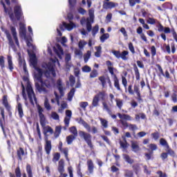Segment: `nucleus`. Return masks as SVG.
Here are the masks:
<instances>
[{"label":"nucleus","mask_w":177,"mask_h":177,"mask_svg":"<svg viewBox=\"0 0 177 177\" xmlns=\"http://www.w3.org/2000/svg\"><path fill=\"white\" fill-rule=\"evenodd\" d=\"M6 3L8 6H10V0H5ZM1 5H2L5 13H8L9 17L12 21L16 19L17 21H20V20H24V14L23 13V9L21 8V6L17 5L14 6L13 11H12V8H6V5L5 3L1 0L0 2Z\"/></svg>","instance_id":"1"},{"label":"nucleus","mask_w":177,"mask_h":177,"mask_svg":"<svg viewBox=\"0 0 177 177\" xmlns=\"http://www.w3.org/2000/svg\"><path fill=\"white\" fill-rule=\"evenodd\" d=\"M42 75L39 73H36L35 75V78H36L38 82H36L35 86L38 91L39 93H48L49 92V89H52L53 86L55 85V80L53 78H47L44 80L42 79Z\"/></svg>","instance_id":"2"},{"label":"nucleus","mask_w":177,"mask_h":177,"mask_svg":"<svg viewBox=\"0 0 177 177\" xmlns=\"http://www.w3.org/2000/svg\"><path fill=\"white\" fill-rule=\"evenodd\" d=\"M117 115L119 117L120 119L119 120V122L120 124V128L122 129H128L129 131H131L132 132H135V131H137L138 129V126L136 124L128 123L127 121H132V117L128 114H121L118 113Z\"/></svg>","instance_id":"3"},{"label":"nucleus","mask_w":177,"mask_h":177,"mask_svg":"<svg viewBox=\"0 0 177 177\" xmlns=\"http://www.w3.org/2000/svg\"><path fill=\"white\" fill-rule=\"evenodd\" d=\"M43 133L44 135L46 142V144L44 145V150L47 156H49L50 154V151H52V141L48 140V133L53 135V129L50 126L45 127L44 128Z\"/></svg>","instance_id":"4"},{"label":"nucleus","mask_w":177,"mask_h":177,"mask_svg":"<svg viewBox=\"0 0 177 177\" xmlns=\"http://www.w3.org/2000/svg\"><path fill=\"white\" fill-rule=\"evenodd\" d=\"M19 35L21 38H24L26 42L27 46L28 48H30V46H32V43L30 41H32V39L31 37H28L27 35V29L26 28V24H24L23 22L19 23Z\"/></svg>","instance_id":"5"},{"label":"nucleus","mask_w":177,"mask_h":177,"mask_svg":"<svg viewBox=\"0 0 177 177\" xmlns=\"http://www.w3.org/2000/svg\"><path fill=\"white\" fill-rule=\"evenodd\" d=\"M79 136L82 139H84L90 149H93V144L92 143V135H91V133L80 131Z\"/></svg>","instance_id":"6"},{"label":"nucleus","mask_w":177,"mask_h":177,"mask_svg":"<svg viewBox=\"0 0 177 177\" xmlns=\"http://www.w3.org/2000/svg\"><path fill=\"white\" fill-rule=\"evenodd\" d=\"M88 16L89 17H87V31L91 32L92 31V23L95 20V10L93 8L88 10Z\"/></svg>","instance_id":"7"},{"label":"nucleus","mask_w":177,"mask_h":177,"mask_svg":"<svg viewBox=\"0 0 177 177\" xmlns=\"http://www.w3.org/2000/svg\"><path fill=\"white\" fill-rule=\"evenodd\" d=\"M26 92L28 93V97L31 104H34V100L37 102V97H35V93H34V90L32 89V86L28 84L26 86Z\"/></svg>","instance_id":"8"},{"label":"nucleus","mask_w":177,"mask_h":177,"mask_svg":"<svg viewBox=\"0 0 177 177\" xmlns=\"http://www.w3.org/2000/svg\"><path fill=\"white\" fill-rule=\"evenodd\" d=\"M37 110L40 124L44 128L45 127V125H46V118H45V115L44 114V109L41 108V106L38 105Z\"/></svg>","instance_id":"9"},{"label":"nucleus","mask_w":177,"mask_h":177,"mask_svg":"<svg viewBox=\"0 0 177 177\" xmlns=\"http://www.w3.org/2000/svg\"><path fill=\"white\" fill-rule=\"evenodd\" d=\"M2 104L4 106L6 110H7L9 115H12V105H10L9 101H8V95H5L3 96Z\"/></svg>","instance_id":"10"},{"label":"nucleus","mask_w":177,"mask_h":177,"mask_svg":"<svg viewBox=\"0 0 177 177\" xmlns=\"http://www.w3.org/2000/svg\"><path fill=\"white\" fill-rule=\"evenodd\" d=\"M0 111L1 115V118H0V127L3 131V135L6 136V131L5 130V127L3 126V123L5 124V109L0 107Z\"/></svg>","instance_id":"11"},{"label":"nucleus","mask_w":177,"mask_h":177,"mask_svg":"<svg viewBox=\"0 0 177 177\" xmlns=\"http://www.w3.org/2000/svg\"><path fill=\"white\" fill-rule=\"evenodd\" d=\"M58 150L64 154L66 161H70V159L68 158V148H63V142L62 141H59V142Z\"/></svg>","instance_id":"12"},{"label":"nucleus","mask_w":177,"mask_h":177,"mask_svg":"<svg viewBox=\"0 0 177 177\" xmlns=\"http://www.w3.org/2000/svg\"><path fill=\"white\" fill-rule=\"evenodd\" d=\"M19 100H20V95H17V110H18V114L19 118H23L24 117V112L23 111V105H21V103L19 102Z\"/></svg>","instance_id":"13"},{"label":"nucleus","mask_w":177,"mask_h":177,"mask_svg":"<svg viewBox=\"0 0 177 177\" xmlns=\"http://www.w3.org/2000/svg\"><path fill=\"white\" fill-rule=\"evenodd\" d=\"M3 31L8 41V45H10L11 48H13V46H15V42L13 41V39H12V35L10 34V31H9V30L8 29H4L3 30Z\"/></svg>","instance_id":"14"},{"label":"nucleus","mask_w":177,"mask_h":177,"mask_svg":"<svg viewBox=\"0 0 177 177\" xmlns=\"http://www.w3.org/2000/svg\"><path fill=\"white\" fill-rule=\"evenodd\" d=\"M115 6H118V3H114L113 1L106 2L104 1L102 8L103 9H113V8H115Z\"/></svg>","instance_id":"15"},{"label":"nucleus","mask_w":177,"mask_h":177,"mask_svg":"<svg viewBox=\"0 0 177 177\" xmlns=\"http://www.w3.org/2000/svg\"><path fill=\"white\" fill-rule=\"evenodd\" d=\"M10 31L17 46H20V43H19V38L17 37V31H16V28L15 26H10Z\"/></svg>","instance_id":"16"},{"label":"nucleus","mask_w":177,"mask_h":177,"mask_svg":"<svg viewBox=\"0 0 177 177\" xmlns=\"http://www.w3.org/2000/svg\"><path fill=\"white\" fill-rule=\"evenodd\" d=\"M131 147L132 151L134 153H138V151H140V147H139V142L138 141H131Z\"/></svg>","instance_id":"17"},{"label":"nucleus","mask_w":177,"mask_h":177,"mask_svg":"<svg viewBox=\"0 0 177 177\" xmlns=\"http://www.w3.org/2000/svg\"><path fill=\"white\" fill-rule=\"evenodd\" d=\"M156 67L158 69V71L160 73V75L165 77V78H167V80L171 79V76L169 75V72L167 70L164 73V71L162 70V67H161L160 64H156Z\"/></svg>","instance_id":"18"},{"label":"nucleus","mask_w":177,"mask_h":177,"mask_svg":"<svg viewBox=\"0 0 177 177\" xmlns=\"http://www.w3.org/2000/svg\"><path fill=\"white\" fill-rule=\"evenodd\" d=\"M71 115H73V112L70 110L66 111V117L64 118V122L66 127H68L70 124V120L71 118Z\"/></svg>","instance_id":"19"},{"label":"nucleus","mask_w":177,"mask_h":177,"mask_svg":"<svg viewBox=\"0 0 177 177\" xmlns=\"http://www.w3.org/2000/svg\"><path fill=\"white\" fill-rule=\"evenodd\" d=\"M65 165H64V159H60L58 162V167H57V171L59 172L60 174H64V169Z\"/></svg>","instance_id":"20"},{"label":"nucleus","mask_w":177,"mask_h":177,"mask_svg":"<svg viewBox=\"0 0 177 177\" xmlns=\"http://www.w3.org/2000/svg\"><path fill=\"white\" fill-rule=\"evenodd\" d=\"M46 67H47L48 71H50L53 77H56V71H55V64H53L52 62H48L46 64Z\"/></svg>","instance_id":"21"},{"label":"nucleus","mask_w":177,"mask_h":177,"mask_svg":"<svg viewBox=\"0 0 177 177\" xmlns=\"http://www.w3.org/2000/svg\"><path fill=\"white\" fill-rule=\"evenodd\" d=\"M57 89H58L59 92L60 97H63V96H64V88H63L62 80L59 79L57 81Z\"/></svg>","instance_id":"22"},{"label":"nucleus","mask_w":177,"mask_h":177,"mask_svg":"<svg viewBox=\"0 0 177 177\" xmlns=\"http://www.w3.org/2000/svg\"><path fill=\"white\" fill-rule=\"evenodd\" d=\"M15 174L10 172L9 176L10 177H21V169H20V166H17L16 167L15 170Z\"/></svg>","instance_id":"23"},{"label":"nucleus","mask_w":177,"mask_h":177,"mask_svg":"<svg viewBox=\"0 0 177 177\" xmlns=\"http://www.w3.org/2000/svg\"><path fill=\"white\" fill-rule=\"evenodd\" d=\"M17 156L19 161H23V156H26V152H24V149L19 147L17 151Z\"/></svg>","instance_id":"24"},{"label":"nucleus","mask_w":177,"mask_h":177,"mask_svg":"<svg viewBox=\"0 0 177 177\" xmlns=\"http://www.w3.org/2000/svg\"><path fill=\"white\" fill-rule=\"evenodd\" d=\"M7 60H8V68L10 70L11 73H13L15 66H13V61L12 60V56L8 55Z\"/></svg>","instance_id":"25"},{"label":"nucleus","mask_w":177,"mask_h":177,"mask_svg":"<svg viewBox=\"0 0 177 177\" xmlns=\"http://www.w3.org/2000/svg\"><path fill=\"white\" fill-rule=\"evenodd\" d=\"M137 34H139L140 35L141 39L144 41L145 42H147V37H146V35L145 33H143V29L142 27L139 26L137 28Z\"/></svg>","instance_id":"26"},{"label":"nucleus","mask_w":177,"mask_h":177,"mask_svg":"<svg viewBox=\"0 0 177 177\" xmlns=\"http://www.w3.org/2000/svg\"><path fill=\"white\" fill-rule=\"evenodd\" d=\"M99 81L102 86V88H106L107 86V76L102 75L98 77Z\"/></svg>","instance_id":"27"},{"label":"nucleus","mask_w":177,"mask_h":177,"mask_svg":"<svg viewBox=\"0 0 177 177\" xmlns=\"http://www.w3.org/2000/svg\"><path fill=\"white\" fill-rule=\"evenodd\" d=\"M87 166H88V171L89 174H93V169H95V165H93V161L92 160H87Z\"/></svg>","instance_id":"28"},{"label":"nucleus","mask_w":177,"mask_h":177,"mask_svg":"<svg viewBox=\"0 0 177 177\" xmlns=\"http://www.w3.org/2000/svg\"><path fill=\"white\" fill-rule=\"evenodd\" d=\"M114 86L117 91H121V87L120 86V80L117 77V75H114L113 77Z\"/></svg>","instance_id":"29"},{"label":"nucleus","mask_w":177,"mask_h":177,"mask_svg":"<svg viewBox=\"0 0 177 177\" xmlns=\"http://www.w3.org/2000/svg\"><path fill=\"white\" fill-rule=\"evenodd\" d=\"M122 139L124 141L120 140L119 142L120 147H122V149H124V150H127L129 146L128 142L127 141V138L125 137H122Z\"/></svg>","instance_id":"30"},{"label":"nucleus","mask_w":177,"mask_h":177,"mask_svg":"<svg viewBox=\"0 0 177 177\" xmlns=\"http://www.w3.org/2000/svg\"><path fill=\"white\" fill-rule=\"evenodd\" d=\"M123 159L128 164H131H131H133V162H135V160H133V159H132L131 157L129 156V155H128L127 153H124L123 154Z\"/></svg>","instance_id":"31"},{"label":"nucleus","mask_w":177,"mask_h":177,"mask_svg":"<svg viewBox=\"0 0 177 177\" xmlns=\"http://www.w3.org/2000/svg\"><path fill=\"white\" fill-rule=\"evenodd\" d=\"M133 71L135 72L136 80L139 81V80H140V73L139 72V68L136 64H133Z\"/></svg>","instance_id":"32"},{"label":"nucleus","mask_w":177,"mask_h":177,"mask_svg":"<svg viewBox=\"0 0 177 177\" xmlns=\"http://www.w3.org/2000/svg\"><path fill=\"white\" fill-rule=\"evenodd\" d=\"M26 173L28 177H34V174H32V167H31V165H26Z\"/></svg>","instance_id":"33"},{"label":"nucleus","mask_w":177,"mask_h":177,"mask_svg":"<svg viewBox=\"0 0 177 177\" xmlns=\"http://www.w3.org/2000/svg\"><path fill=\"white\" fill-rule=\"evenodd\" d=\"M107 94L106 93V91H100L99 93L95 95V97H97L98 99H101V100H106V95Z\"/></svg>","instance_id":"34"},{"label":"nucleus","mask_w":177,"mask_h":177,"mask_svg":"<svg viewBox=\"0 0 177 177\" xmlns=\"http://www.w3.org/2000/svg\"><path fill=\"white\" fill-rule=\"evenodd\" d=\"M115 103H116V106L119 109V110H121V109H122V106H124V100H121L120 98H116Z\"/></svg>","instance_id":"35"},{"label":"nucleus","mask_w":177,"mask_h":177,"mask_svg":"<svg viewBox=\"0 0 177 177\" xmlns=\"http://www.w3.org/2000/svg\"><path fill=\"white\" fill-rule=\"evenodd\" d=\"M64 26H66V29L68 31H71L74 27H75V24H74L73 21H70L69 24H64Z\"/></svg>","instance_id":"36"},{"label":"nucleus","mask_w":177,"mask_h":177,"mask_svg":"<svg viewBox=\"0 0 177 177\" xmlns=\"http://www.w3.org/2000/svg\"><path fill=\"white\" fill-rule=\"evenodd\" d=\"M74 95H75V88H73L71 89L70 92L68 93V100L71 102L73 100V97H74Z\"/></svg>","instance_id":"37"},{"label":"nucleus","mask_w":177,"mask_h":177,"mask_svg":"<svg viewBox=\"0 0 177 177\" xmlns=\"http://www.w3.org/2000/svg\"><path fill=\"white\" fill-rule=\"evenodd\" d=\"M60 133H62V127L60 126H57L55 127V131L54 133V136L55 138H59V136H60Z\"/></svg>","instance_id":"38"},{"label":"nucleus","mask_w":177,"mask_h":177,"mask_svg":"<svg viewBox=\"0 0 177 177\" xmlns=\"http://www.w3.org/2000/svg\"><path fill=\"white\" fill-rule=\"evenodd\" d=\"M128 55H129V52L128 50H124L120 53V59H122V60H128Z\"/></svg>","instance_id":"39"},{"label":"nucleus","mask_w":177,"mask_h":177,"mask_svg":"<svg viewBox=\"0 0 177 177\" xmlns=\"http://www.w3.org/2000/svg\"><path fill=\"white\" fill-rule=\"evenodd\" d=\"M149 149H147L148 151L152 152L153 153H154L153 151L157 150L158 147L157 145L156 144H150L148 145Z\"/></svg>","instance_id":"40"},{"label":"nucleus","mask_w":177,"mask_h":177,"mask_svg":"<svg viewBox=\"0 0 177 177\" xmlns=\"http://www.w3.org/2000/svg\"><path fill=\"white\" fill-rule=\"evenodd\" d=\"M124 172V177H135V176L133 175V171L132 170L125 169Z\"/></svg>","instance_id":"41"},{"label":"nucleus","mask_w":177,"mask_h":177,"mask_svg":"<svg viewBox=\"0 0 177 177\" xmlns=\"http://www.w3.org/2000/svg\"><path fill=\"white\" fill-rule=\"evenodd\" d=\"M110 38V34L109 33H104L102 35L100 36V40L103 44L106 39H109Z\"/></svg>","instance_id":"42"},{"label":"nucleus","mask_w":177,"mask_h":177,"mask_svg":"<svg viewBox=\"0 0 177 177\" xmlns=\"http://www.w3.org/2000/svg\"><path fill=\"white\" fill-rule=\"evenodd\" d=\"M160 145H161V146H163L164 147H166V149L169 148V145H168V142H167V140H165V138L160 139Z\"/></svg>","instance_id":"43"},{"label":"nucleus","mask_w":177,"mask_h":177,"mask_svg":"<svg viewBox=\"0 0 177 177\" xmlns=\"http://www.w3.org/2000/svg\"><path fill=\"white\" fill-rule=\"evenodd\" d=\"M96 52L95 53V57H100L102 55V46H95Z\"/></svg>","instance_id":"44"},{"label":"nucleus","mask_w":177,"mask_h":177,"mask_svg":"<svg viewBox=\"0 0 177 177\" xmlns=\"http://www.w3.org/2000/svg\"><path fill=\"white\" fill-rule=\"evenodd\" d=\"M75 139V136L74 135H70L66 137V142L67 145H71L73 143V141Z\"/></svg>","instance_id":"45"},{"label":"nucleus","mask_w":177,"mask_h":177,"mask_svg":"<svg viewBox=\"0 0 177 177\" xmlns=\"http://www.w3.org/2000/svg\"><path fill=\"white\" fill-rule=\"evenodd\" d=\"M44 107L48 110V111H50V110H52V106H50V104L49 103V100L48 98H46L44 100Z\"/></svg>","instance_id":"46"},{"label":"nucleus","mask_w":177,"mask_h":177,"mask_svg":"<svg viewBox=\"0 0 177 177\" xmlns=\"http://www.w3.org/2000/svg\"><path fill=\"white\" fill-rule=\"evenodd\" d=\"M91 50H88L86 54L84 55V63H88V60L91 59Z\"/></svg>","instance_id":"47"},{"label":"nucleus","mask_w":177,"mask_h":177,"mask_svg":"<svg viewBox=\"0 0 177 177\" xmlns=\"http://www.w3.org/2000/svg\"><path fill=\"white\" fill-rule=\"evenodd\" d=\"M100 121L101 122V124L102 125L103 128H109V121H107L106 119L100 118Z\"/></svg>","instance_id":"48"},{"label":"nucleus","mask_w":177,"mask_h":177,"mask_svg":"<svg viewBox=\"0 0 177 177\" xmlns=\"http://www.w3.org/2000/svg\"><path fill=\"white\" fill-rule=\"evenodd\" d=\"M99 75V72H97V70L96 69H93L91 72L90 73V78H96Z\"/></svg>","instance_id":"49"},{"label":"nucleus","mask_w":177,"mask_h":177,"mask_svg":"<svg viewBox=\"0 0 177 177\" xmlns=\"http://www.w3.org/2000/svg\"><path fill=\"white\" fill-rule=\"evenodd\" d=\"M99 101H100V99L95 95L92 102L93 107H97V106H99Z\"/></svg>","instance_id":"50"},{"label":"nucleus","mask_w":177,"mask_h":177,"mask_svg":"<svg viewBox=\"0 0 177 177\" xmlns=\"http://www.w3.org/2000/svg\"><path fill=\"white\" fill-rule=\"evenodd\" d=\"M132 169H133V171H134L135 174L138 175V174L139 173V171H140V166L139 165V164L133 165Z\"/></svg>","instance_id":"51"},{"label":"nucleus","mask_w":177,"mask_h":177,"mask_svg":"<svg viewBox=\"0 0 177 177\" xmlns=\"http://www.w3.org/2000/svg\"><path fill=\"white\" fill-rule=\"evenodd\" d=\"M59 160H60V153L56 152L53 155V162H57V161H59Z\"/></svg>","instance_id":"52"},{"label":"nucleus","mask_w":177,"mask_h":177,"mask_svg":"<svg viewBox=\"0 0 177 177\" xmlns=\"http://www.w3.org/2000/svg\"><path fill=\"white\" fill-rule=\"evenodd\" d=\"M97 32H99V25H95L92 29L93 37H96Z\"/></svg>","instance_id":"53"},{"label":"nucleus","mask_w":177,"mask_h":177,"mask_svg":"<svg viewBox=\"0 0 177 177\" xmlns=\"http://www.w3.org/2000/svg\"><path fill=\"white\" fill-rule=\"evenodd\" d=\"M83 73H91L92 71V68L88 65H85L82 68Z\"/></svg>","instance_id":"54"},{"label":"nucleus","mask_w":177,"mask_h":177,"mask_svg":"<svg viewBox=\"0 0 177 177\" xmlns=\"http://www.w3.org/2000/svg\"><path fill=\"white\" fill-rule=\"evenodd\" d=\"M0 67L2 70L5 68V57L3 55L0 56Z\"/></svg>","instance_id":"55"},{"label":"nucleus","mask_w":177,"mask_h":177,"mask_svg":"<svg viewBox=\"0 0 177 177\" xmlns=\"http://www.w3.org/2000/svg\"><path fill=\"white\" fill-rule=\"evenodd\" d=\"M69 82L71 86H74V85H75V77H74V75H71L69 76Z\"/></svg>","instance_id":"56"},{"label":"nucleus","mask_w":177,"mask_h":177,"mask_svg":"<svg viewBox=\"0 0 177 177\" xmlns=\"http://www.w3.org/2000/svg\"><path fill=\"white\" fill-rule=\"evenodd\" d=\"M151 136L154 139V140H158L160 139V133L158 131H155L151 134Z\"/></svg>","instance_id":"57"},{"label":"nucleus","mask_w":177,"mask_h":177,"mask_svg":"<svg viewBox=\"0 0 177 177\" xmlns=\"http://www.w3.org/2000/svg\"><path fill=\"white\" fill-rule=\"evenodd\" d=\"M102 106H103L104 110H106L108 114H111V109H110V108L109 107V105H107V103L104 102H102Z\"/></svg>","instance_id":"58"},{"label":"nucleus","mask_w":177,"mask_h":177,"mask_svg":"<svg viewBox=\"0 0 177 177\" xmlns=\"http://www.w3.org/2000/svg\"><path fill=\"white\" fill-rule=\"evenodd\" d=\"M57 48L58 49V51H57L56 53L59 56V57H60V55L64 54L63 48H62V46L59 44L57 46Z\"/></svg>","instance_id":"59"},{"label":"nucleus","mask_w":177,"mask_h":177,"mask_svg":"<svg viewBox=\"0 0 177 177\" xmlns=\"http://www.w3.org/2000/svg\"><path fill=\"white\" fill-rule=\"evenodd\" d=\"M69 131L74 135V136H77V135H78V131H77V128L75 127H71L69 129Z\"/></svg>","instance_id":"60"},{"label":"nucleus","mask_w":177,"mask_h":177,"mask_svg":"<svg viewBox=\"0 0 177 177\" xmlns=\"http://www.w3.org/2000/svg\"><path fill=\"white\" fill-rule=\"evenodd\" d=\"M151 55L152 57H154L157 55V49H156V46H151Z\"/></svg>","instance_id":"61"},{"label":"nucleus","mask_w":177,"mask_h":177,"mask_svg":"<svg viewBox=\"0 0 177 177\" xmlns=\"http://www.w3.org/2000/svg\"><path fill=\"white\" fill-rule=\"evenodd\" d=\"M86 41L80 40L78 43L79 49H84V47L85 45H86Z\"/></svg>","instance_id":"62"},{"label":"nucleus","mask_w":177,"mask_h":177,"mask_svg":"<svg viewBox=\"0 0 177 177\" xmlns=\"http://www.w3.org/2000/svg\"><path fill=\"white\" fill-rule=\"evenodd\" d=\"M145 156L146 157V160L149 161V160H151V158H153V152L149 151V153H145Z\"/></svg>","instance_id":"63"},{"label":"nucleus","mask_w":177,"mask_h":177,"mask_svg":"<svg viewBox=\"0 0 177 177\" xmlns=\"http://www.w3.org/2000/svg\"><path fill=\"white\" fill-rule=\"evenodd\" d=\"M156 174L157 175H158L159 177H168V175H167V173H164L161 170L158 171Z\"/></svg>","instance_id":"64"}]
</instances>
